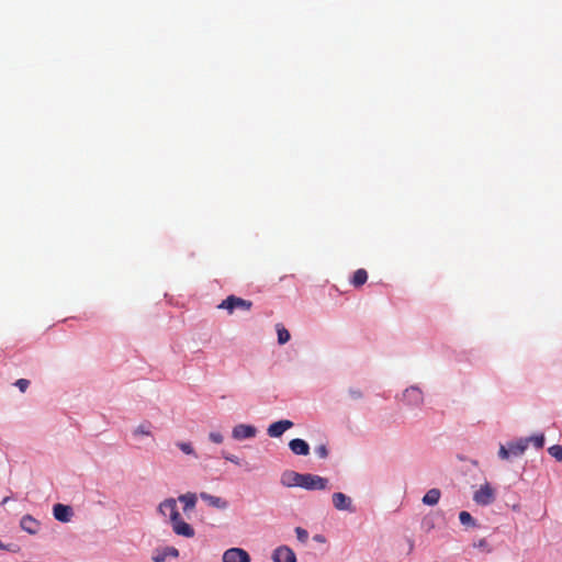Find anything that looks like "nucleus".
I'll use <instances>...</instances> for the list:
<instances>
[{"instance_id":"obj_1","label":"nucleus","mask_w":562,"mask_h":562,"mask_svg":"<svg viewBox=\"0 0 562 562\" xmlns=\"http://www.w3.org/2000/svg\"><path fill=\"white\" fill-rule=\"evenodd\" d=\"M251 306H252L251 301H248V300L235 296V295H229L224 301H222V303L218 305V308L226 310L229 314H233V312L236 308L249 311L251 308Z\"/></svg>"},{"instance_id":"obj_2","label":"nucleus","mask_w":562,"mask_h":562,"mask_svg":"<svg viewBox=\"0 0 562 562\" xmlns=\"http://www.w3.org/2000/svg\"><path fill=\"white\" fill-rule=\"evenodd\" d=\"M328 480L316 474L305 473L302 476L301 486L307 491H321L327 487Z\"/></svg>"},{"instance_id":"obj_3","label":"nucleus","mask_w":562,"mask_h":562,"mask_svg":"<svg viewBox=\"0 0 562 562\" xmlns=\"http://www.w3.org/2000/svg\"><path fill=\"white\" fill-rule=\"evenodd\" d=\"M473 501L477 505L487 506L495 501V490L490 483H485L474 493Z\"/></svg>"},{"instance_id":"obj_4","label":"nucleus","mask_w":562,"mask_h":562,"mask_svg":"<svg viewBox=\"0 0 562 562\" xmlns=\"http://www.w3.org/2000/svg\"><path fill=\"white\" fill-rule=\"evenodd\" d=\"M257 434L256 427L246 424L236 425L232 430V437L235 440H245L254 438Z\"/></svg>"},{"instance_id":"obj_5","label":"nucleus","mask_w":562,"mask_h":562,"mask_svg":"<svg viewBox=\"0 0 562 562\" xmlns=\"http://www.w3.org/2000/svg\"><path fill=\"white\" fill-rule=\"evenodd\" d=\"M249 554L240 548H231L223 554V562H249Z\"/></svg>"},{"instance_id":"obj_6","label":"nucleus","mask_w":562,"mask_h":562,"mask_svg":"<svg viewBox=\"0 0 562 562\" xmlns=\"http://www.w3.org/2000/svg\"><path fill=\"white\" fill-rule=\"evenodd\" d=\"M159 512L162 516L169 517L170 522L177 519L180 514L175 498H168L159 505Z\"/></svg>"},{"instance_id":"obj_7","label":"nucleus","mask_w":562,"mask_h":562,"mask_svg":"<svg viewBox=\"0 0 562 562\" xmlns=\"http://www.w3.org/2000/svg\"><path fill=\"white\" fill-rule=\"evenodd\" d=\"M293 427V423L289 419H282L276 423H272L268 429L267 434L272 438L281 437L288 429Z\"/></svg>"},{"instance_id":"obj_8","label":"nucleus","mask_w":562,"mask_h":562,"mask_svg":"<svg viewBox=\"0 0 562 562\" xmlns=\"http://www.w3.org/2000/svg\"><path fill=\"white\" fill-rule=\"evenodd\" d=\"M171 526H172V530L178 536H182L186 538H192L195 535L194 529L189 524L183 521L180 516L177 519H175L173 521H171Z\"/></svg>"},{"instance_id":"obj_9","label":"nucleus","mask_w":562,"mask_h":562,"mask_svg":"<svg viewBox=\"0 0 562 562\" xmlns=\"http://www.w3.org/2000/svg\"><path fill=\"white\" fill-rule=\"evenodd\" d=\"M302 473H297L292 470H286L281 474L280 482L283 486L286 487H300L302 482Z\"/></svg>"},{"instance_id":"obj_10","label":"nucleus","mask_w":562,"mask_h":562,"mask_svg":"<svg viewBox=\"0 0 562 562\" xmlns=\"http://www.w3.org/2000/svg\"><path fill=\"white\" fill-rule=\"evenodd\" d=\"M333 505L338 510L353 512L351 498L341 492L333 494Z\"/></svg>"},{"instance_id":"obj_11","label":"nucleus","mask_w":562,"mask_h":562,"mask_svg":"<svg viewBox=\"0 0 562 562\" xmlns=\"http://www.w3.org/2000/svg\"><path fill=\"white\" fill-rule=\"evenodd\" d=\"M274 562H296L295 553L286 546L277 548L273 552Z\"/></svg>"},{"instance_id":"obj_12","label":"nucleus","mask_w":562,"mask_h":562,"mask_svg":"<svg viewBox=\"0 0 562 562\" xmlns=\"http://www.w3.org/2000/svg\"><path fill=\"white\" fill-rule=\"evenodd\" d=\"M72 508L64 504H55L53 507V515L55 519L61 522H68L72 517Z\"/></svg>"},{"instance_id":"obj_13","label":"nucleus","mask_w":562,"mask_h":562,"mask_svg":"<svg viewBox=\"0 0 562 562\" xmlns=\"http://www.w3.org/2000/svg\"><path fill=\"white\" fill-rule=\"evenodd\" d=\"M20 526L30 535H36L40 530V522L31 515L23 516L21 518Z\"/></svg>"},{"instance_id":"obj_14","label":"nucleus","mask_w":562,"mask_h":562,"mask_svg":"<svg viewBox=\"0 0 562 562\" xmlns=\"http://www.w3.org/2000/svg\"><path fill=\"white\" fill-rule=\"evenodd\" d=\"M200 497L207 503V505L217 508V509H226L228 507V502L222 497L211 495L209 493H201Z\"/></svg>"},{"instance_id":"obj_15","label":"nucleus","mask_w":562,"mask_h":562,"mask_svg":"<svg viewBox=\"0 0 562 562\" xmlns=\"http://www.w3.org/2000/svg\"><path fill=\"white\" fill-rule=\"evenodd\" d=\"M403 397L409 405H419L423 402L422 391L414 386L406 389Z\"/></svg>"},{"instance_id":"obj_16","label":"nucleus","mask_w":562,"mask_h":562,"mask_svg":"<svg viewBox=\"0 0 562 562\" xmlns=\"http://www.w3.org/2000/svg\"><path fill=\"white\" fill-rule=\"evenodd\" d=\"M289 447H290L291 451L297 456H307L310 453L308 443L305 440L300 439V438L292 439L289 442Z\"/></svg>"},{"instance_id":"obj_17","label":"nucleus","mask_w":562,"mask_h":562,"mask_svg":"<svg viewBox=\"0 0 562 562\" xmlns=\"http://www.w3.org/2000/svg\"><path fill=\"white\" fill-rule=\"evenodd\" d=\"M510 454L514 457H519L525 453L526 449L528 448V440H525V438H520L517 441L508 442L507 443Z\"/></svg>"},{"instance_id":"obj_18","label":"nucleus","mask_w":562,"mask_h":562,"mask_svg":"<svg viewBox=\"0 0 562 562\" xmlns=\"http://www.w3.org/2000/svg\"><path fill=\"white\" fill-rule=\"evenodd\" d=\"M441 493L438 488L429 490L423 497V503L428 506H434L438 504L440 499Z\"/></svg>"},{"instance_id":"obj_19","label":"nucleus","mask_w":562,"mask_h":562,"mask_svg":"<svg viewBox=\"0 0 562 562\" xmlns=\"http://www.w3.org/2000/svg\"><path fill=\"white\" fill-rule=\"evenodd\" d=\"M367 280H368L367 270L360 268L355 271L350 282L355 288H360L361 285H363L367 282Z\"/></svg>"},{"instance_id":"obj_20","label":"nucleus","mask_w":562,"mask_h":562,"mask_svg":"<svg viewBox=\"0 0 562 562\" xmlns=\"http://www.w3.org/2000/svg\"><path fill=\"white\" fill-rule=\"evenodd\" d=\"M179 501L183 503V510H191L195 507L196 496L194 493H187L179 496Z\"/></svg>"},{"instance_id":"obj_21","label":"nucleus","mask_w":562,"mask_h":562,"mask_svg":"<svg viewBox=\"0 0 562 562\" xmlns=\"http://www.w3.org/2000/svg\"><path fill=\"white\" fill-rule=\"evenodd\" d=\"M276 327H277V334H278V342L280 345L286 344L291 338L289 330L281 324H277Z\"/></svg>"},{"instance_id":"obj_22","label":"nucleus","mask_w":562,"mask_h":562,"mask_svg":"<svg viewBox=\"0 0 562 562\" xmlns=\"http://www.w3.org/2000/svg\"><path fill=\"white\" fill-rule=\"evenodd\" d=\"M459 520L465 527L475 528L477 526L475 519L465 510L459 514Z\"/></svg>"},{"instance_id":"obj_23","label":"nucleus","mask_w":562,"mask_h":562,"mask_svg":"<svg viewBox=\"0 0 562 562\" xmlns=\"http://www.w3.org/2000/svg\"><path fill=\"white\" fill-rule=\"evenodd\" d=\"M150 427H151V426H150V424H149V423H147V424H140V425H138V426L134 429L133 434H134V436H140V435H142V436H150V435H151Z\"/></svg>"},{"instance_id":"obj_24","label":"nucleus","mask_w":562,"mask_h":562,"mask_svg":"<svg viewBox=\"0 0 562 562\" xmlns=\"http://www.w3.org/2000/svg\"><path fill=\"white\" fill-rule=\"evenodd\" d=\"M525 440H528V445L532 443L537 449H541L544 445V436L542 434L527 437Z\"/></svg>"},{"instance_id":"obj_25","label":"nucleus","mask_w":562,"mask_h":562,"mask_svg":"<svg viewBox=\"0 0 562 562\" xmlns=\"http://www.w3.org/2000/svg\"><path fill=\"white\" fill-rule=\"evenodd\" d=\"M548 452L551 457H553L557 461H562V446L553 445L548 449Z\"/></svg>"},{"instance_id":"obj_26","label":"nucleus","mask_w":562,"mask_h":562,"mask_svg":"<svg viewBox=\"0 0 562 562\" xmlns=\"http://www.w3.org/2000/svg\"><path fill=\"white\" fill-rule=\"evenodd\" d=\"M177 446L186 454H195L194 449L190 442H178Z\"/></svg>"},{"instance_id":"obj_27","label":"nucleus","mask_w":562,"mask_h":562,"mask_svg":"<svg viewBox=\"0 0 562 562\" xmlns=\"http://www.w3.org/2000/svg\"><path fill=\"white\" fill-rule=\"evenodd\" d=\"M295 533H296V537H297V540L301 541V542H306L307 539H308V532L307 530H305L304 528L302 527H296L295 528Z\"/></svg>"},{"instance_id":"obj_28","label":"nucleus","mask_w":562,"mask_h":562,"mask_svg":"<svg viewBox=\"0 0 562 562\" xmlns=\"http://www.w3.org/2000/svg\"><path fill=\"white\" fill-rule=\"evenodd\" d=\"M222 457L236 465H241L240 459L234 454L227 453L226 451H222Z\"/></svg>"},{"instance_id":"obj_29","label":"nucleus","mask_w":562,"mask_h":562,"mask_svg":"<svg viewBox=\"0 0 562 562\" xmlns=\"http://www.w3.org/2000/svg\"><path fill=\"white\" fill-rule=\"evenodd\" d=\"M315 453L321 458L325 459L328 456V450L325 445H319L315 448Z\"/></svg>"},{"instance_id":"obj_30","label":"nucleus","mask_w":562,"mask_h":562,"mask_svg":"<svg viewBox=\"0 0 562 562\" xmlns=\"http://www.w3.org/2000/svg\"><path fill=\"white\" fill-rule=\"evenodd\" d=\"M209 438L214 443H222L223 440H224L223 435L221 432H217V431L210 432Z\"/></svg>"},{"instance_id":"obj_31","label":"nucleus","mask_w":562,"mask_h":562,"mask_svg":"<svg viewBox=\"0 0 562 562\" xmlns=\"http://www.w3.org/2000/svg\"><path fill=\"white\" fill-rule=\"evenodd\" d=\"M15 385L19 387L21 392H25L30 385V381L26 379H19L15 382Z\"/></svg>"},{"instance_id":"obj_32","label":"nucleus","mask_w":562,"mask_h":562,"mask_svg":"<svg viewBox=\"0 0 562 562\" xmlns=\"http://www.w3.org/2000/svg\"><path fill=\"white\" fill-rule=\"evenodd\" d=\"M498 456L502 459H508L512 456L508 446L501 445Z\"/></svg>"},{"instance_id":"obj_33","label":"nucleus","mask_w":562,"mask_h":562,"mask_svg":"<svg viewBox=\"0 0 562 562\" xmlns=\"http://www.w3.org/2000/svg\"><path fill=\"white\" fill-rule=\"evenodd\" d=\"M348 392L353 400H360L362 397V392L359 389L350 387Z\"/></svg>"},{"instance_id":"obj_34","label":"nucleus","mask_w":562,"mask_h":562,"mask_svg":"<svg viewBox=\"0 0 562 562\" xmlns=\"http://www.w3.org/2000/svg\"><path fill=\"white\" fill-rule=\"evenodd\" d=\"M165 555L177 558L179 555V551H178V549H176L173 547H169L166 549Z\"/></svg>"},{"instance_id":"obj_35","label":"nucleus","mask_w":562,"mask_h":562,"mask_svg":"<svg viewBox=\"0 0 562 562\" xmlns=\"http://www.w3.org/2000/svg\"><path fill=\"white\" fill-rule=\"evenodd\" d=\"M314 540L317 542H325V538L322 535L314 536Z\"/></svg>"},{"instance_id":"obj_36","label":"nucleus","mask_w":562,"mask_h":562,"mask_svg":"<svg viewBox=\"0 0 562 562\" xmlns=\"http://www.w3.org/2000/svg\"><path fill=\"white\" fill-rule=\"evenodd\" d=\"M165 557H166V555H158V557H155V558H154V561H155V562H162V561L165 560Z\"/></svg>"},{"instance_id":"obj_37","label":"nucleus","mask_w":562,"mask_h":562,"mask_svg":"<svg viewBox=\"0 0 562 562\" xmlns=\"http://www.w3.org/2000/svg\"><path fill=\"white\" fill-rule=\"evenodd\" d=\"M413 548H414V542H413V540H409V551H412Z\"/></svg>"}]
</instances>
